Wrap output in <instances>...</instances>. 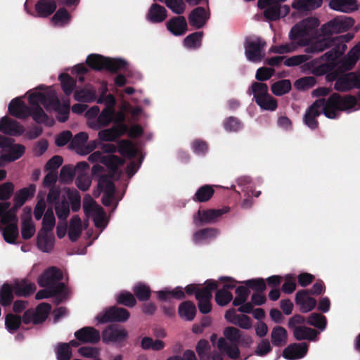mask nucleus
<instances>
[{
	"label": "nucleus",
	"mask_w": 360,
	"mask_h": 360,
	"mask_svg": "<svg viewBox=\"0 0 360 360\" xmlns=\"http://www.w3.org/2000/svg\"><path fill=\"white\" fill-rule=\"evenodd\" d=\"M229 211V207H224L221 209L198 210L193 217V223L196 226H201L203 224L213 223L224 214Z\"/></svg>",
	"instance_id": "obj_17"
},
{
	"label": "nucleus",
	"mask_w": 360,
	"mask_h": 360,
	"mask_svg": "<svg viewBox=\"0 0 360 360\" xmlns=\"http://www.w3.org/2000/svg\"><path fill=\"white\" fill-rule=\"evenodd\" d=\"M353 38L354 34L348 33L330 39V44L332 43L334 47L321 57L327 63V68L333 65L336 59L345 53L347 49L346 43Z\"/></svg>",
	"instance_id": "obj_9"
},
{
	"label": "nucleus",
	"mask_w": 360,
	"mask_h": 360,
	"mask_svg": "<svg viewBox=\"0 0 360 360\" xmlns=\"http://www.w3.org/2000/svg\"><path fill=\"white\" fill-rule=\"evenodd\" d=\"M55 209L59 219L65 220L70 214V205L66 199L57 202Z\"/></svg>",
	"instance_id": "obj_59"
},
{
	"label": "nucleus",
	"mask_w": 360,
	"mask_h": 360,
	"mask_svg": "<svg viewBox=\"0 0 360 360\" xmlns=\"http://www.w3.org/2000/svg\"><path fill=\"white\" fill-rule=\"evenodd\" d=\"M248 92L253 94L257 103L259 99H262L264 97L266 98V96L269 94L268 86L261 82H253Z\"/></svg>",
	"instance_id": "obj_47"
},
{
	"label": "nucleus",
	"mask_w": 360,
	"mask_h": 360,
	"mask_svg": "<svg viewBox=\"0 0 360 360\" xmlns=\"http://www.w3.org/2000/svg\"><path fill=\"white\" fill-rule=\"evenodd\" d=\"M354 20L351 17L338 16L323 24L320 29L323 38H328L333 34L347 31L354 25Z\"/></svg>",
	"instance_id": "obj_8"
},
{
	"label": "nucleus",
	"mask_w": 360,
	"mask_h": 360,
	"mask_svg": "<svg viewBox=\"0 0 360 360\" xmlns=\"http://www.w3.org/2000/svg\"><path fill=\"white\" fill-rule=\"evenodd\" d=\"M127 131L128 127L125 124H118L111 128L101 130L98 136L102 141H114Z\"/></svg>",
	"instance_id": "obj_20"
},
{
	"label": "nucleus",
	"mask_w": 360,
	"mask_h": 360,
	"mask_svg": "<svg viewBox=\"0 0 360 360\" xmlns=\"http://www.w3.org/2000/svg\"><path fill=\"white\" fill-rule=\"evenodd\" d=\"M307 322L308 324L319 328L321 331L326 329L327 325L326 316L318 313L311 314L307 318Z\"/></svg>",
	"instance_id": "obj_49"
},
{
	"label": "nucleus",
	"mask_w": 360,
	"mask_h": 360,
	"mask_svg": "<svg viewBox=\"0 0 360 360\" xmlns=\"http://www.w3.org/2000/svg\"><path fill=\"white\" fill-rule=\"evenodd\" d=\"M118 150L122 155L129 158L134 157L137 153L134 145L127 140H122L118 142Z\"/></svg>",
	"instance_id": "obj_52"
},
{
	"label": "nucleus",
	"mask_w": 360,
	"mask_h": 360,
	"mask_svg": "<svg viewBox=\"0 0 360 360\" xmlns=\"http://www.w3.org/2000/svg\"><path fill=\"white\" fill-rule=\"evenodd\" d=\"M75 98L81 102H92L96 99V91L91 87L77 90L75 93Z\"/></svg>",
	"instance_id": "obj_46"
},
{
	"label": "nucleus",
	"mask_w": 360,
	"mask_h": 360,
	"mask_svg": "<svg viewBox=\"0 0 360 360\" xmlns=\"http://www.w3.org/2000/svg\"><path fill=\"white\" fill-rule=\"evenodd\" d=\"M202 37V32L192 33L184 39V44L190 49H198L201 46Z\"/></svg>",
	"instance_id": "obj_50"
},
{
	"label": "nucleus",
	"mask_w": 360,
	"mask_h": 360,
	"mask_svg": "<svg viewBox=\"0 0 360 360\" xmlns=\"http://www.w3.org/2000/svg\"><path fill=\"white\" fill-rule=\"evenodd\" d=\"M70 16L65 9H59L51 19V22L55 26H63L68 23Z\"/></svg>",
	"instance_id": "obj_56"
},
{
	"label": "nucleus",
	"mask_w": 360,
	"mask_h": 360,
	"mask_svg": "<svg viewBox=\"0 0 360 360\" xmlns=\"http://www.w3.org/2000/svg\"><path fill=\"white\" fill-rule=\"evenodd\" d=\"M309 345L305 342L293 343L288 345L283 352L285 359L295 360L303 358L307 353Z\"/></svg>",
	"instance_id": "obj_21"
},
{
	"label": "nucleus",
	"mask_w": 360,
	"mask_h": 360,
	"mask_svg": "<svg viewBox=\"0 0 360 360\" xmlns=\"http://www.w3.org/2000/svg\"><path fill=\"white\" fill-rule=\"evenodd\" d=\"M56 224V219L52 209H48L44 214L42 222V228L40 231L52 233Z\"/></svg>",
	"instance_id": "obj_54"
},
{
	"label": "nucleus",
	"mask_w": 360,
	"mask_h": 360,
	"mask_svg": "<svg viewBox=\"0 0 360 360\" xmlns=\"http://www.w3.org/2000/svg\"><path fill=\"white\" fill-rule=\"evenodd\" d=\"M83 209L88 217H92L97 228L105 229L108 224V220L103 209L97 205L89 195H86L83 200Z\"/></svg>",
	"instance_id": "obj_10"
},
{
	"label": "nucleus",
	"mask_w": 360,
	"mask_h": 360,
	"mask_svg": "<svg viewBox=\"0 0 360 360\" xmlns=\"http://www.w3.org/2000/svg\"><path fill=\"white\" fill-rule=\"evenodd\" d=\"M61 279V271L55 267H51L39 277L38 283L41 287H48L53 289L58 284H63L59 282Z\"/></svg>",
	"instance_id": "obj_18"
},
{
	"label": "nucleus",
	"mask_w": 360,
	"mask_h": 360,
	"mask_svg": "<svg viewBox=\"0 0 360 360\" xmlns=\"http://www.w3.org/2000/svg\"><path fill=\"white\" fill-rule=\"evenodd\" d=\"M61 82L62 89L66 95L72 94V90L76 86L75 80L71 78L68 75L61 74L59 76Z\"/></svg>",
	"instance_id": "obj_57"
},
{
	"label": "nucleus",
	"mask_w": 360,
	"mask_h": 360,
	"mask_svg": "<svg viewBox=\"0 0 360 360\" xmlns=\"http://www.w3.org/2000/svg\"><path fill=\"white\" fill-rule=\"evenodd\" d=\"M195 306L189 301L182 302L179 307V316L186 321H192L195 318Z\"/></svg>",
	"instance_id": "obj_44"
},
{
	"label": "nucleus",
	"mask_w": 360,
	"mask_h": 360,
	"mask_svg": "<svg viewBox=\"0 0 360 360\" xmlns=\"http://www.w3.org/2000/svg\"><path fill=\"white\" fill-rule=\"evenodd\" d=\"M287 0H259L258 7L264 9V17L269 20H276L288 15L290 12L288 5L281 6L280 4Z\"/></svg>",
	"instance_id": "obj_7"
},
{
	"label": "nucleus",
	"mask_w": 360,
	"mask_h": 360,
	"mask_svg": "<svg viewBox=\"0 0 360 360\" xmlns=\"http://www.w3.org/2000/svg\"><path fill=\"white\" fill-rule=\"evenodd\" d=\"M265 42L259 37L248 38L245 45V56L253 63L261 61L264 56Z\"/></svg>",
	"instance_id": "obj_12"
},
{
	"label": "nucleus",
	"mask_w": 360,
	"mask_h": 360,
	"mask_svg": "<svg viewBox=\"0 0 360 360\" xmlns=\"http://www.w3.org/2000/svg\"><path fill=\"white\" fill-rule=\"evenodd\" d=\"M66 294V287L64 284H58L55 288H50L46 287V289L39 290L37 292L35 298L37 300H41L48 298L55 295H65Z\"/></svg>",
	"instance_id": "obj_43"
},
{
	"label": "nucleus",
	"mask_w": 360,
	"mask_h": 360,
	"mask_svg": "<svg viewBox=\"0 0 360 360\" xmlns=\"http://www.w3.org/2000/svg\"><path fill=\"white\" fill-rule=\"evenodd\" d=\"M250 290L245 286H239L236 290V296L233 300V304L234 306H239L245 303L250 295Z\"/></svg>",
	"instance_id": "obj_58"
},
{
	"label": "nucleus",
	"mask_w": 360,
	"mask_h": 360,
	"mask_svg": "<svg viewBox=\"0 0 360 360\" xmlns=\"http://www.w3.org/2000/svg\"><path fill=\"white\" fill-rule=\"evenodd\" d=\"M360 58V41L356 44L347 54L342 60L347 70H351Z\"/></svg>",
	"instance_id": "obj_41"
},
{
	"label": "nucleus",
	"mask_w": 360,
	"mask_h": 360,
	"mask_svg": "<svg viewBox=\"0 0 360 360\" xmlns=\"http://www.w3.org/2000/svg\"><path fill=\"white\" fill-rule=\"evenodd\" d=\"M214 192V189L211 186H203L196 191L194 200L199 202H206L211 198Z\"/></svg>",
	"instance_id": "obj_55"
},
{
	"label": "nucleus",
	"mask_w": 360,
	"mask_h": 360,
	"mask_svg": "<svg viewBox=\"0 0 360 360\" xmlns=\"http://www.w3.org/2000/svg\"><path fill=\"white\" fill-rule=\"evenodd\" d=\"M32 210L30 207L23 209L22 217L21 234L22 237L27 240L32 238L35 233V227L31 217Z\"/></svg>",
	"instance_id": "obj_24"
},
{
	"label": "nucleus",
	"mask_w": 360,
	"mask_h": 360,
	"mask_svg": "<svg viewBox=\"0 0 360 360\" xmlns=\"http://www.w3.org/2000/svg\"><path fill=\"white\" fill-rule=\"evenodd\" d=\"M40 104H41L40 101H39L38 104H30L32 106L30 115H32L33 120L37 123H43L48 126H52L54 123V120L48 117L44 110L39 106Z\"/></svg>",
	"instance_id": "obj_36"
},
{
	"label": "nucleus",
	"mask_w": 360,
	"mask_h": 360,
	"mask_svg": "<svg viewBox=\"0 0 360 360\" xmlns=\"http://www.w3.org/2000/svg\"><path fill=\"white\" fill-rule=\"evenodd\" d=\"M127 335V333L124 328L116 326H110L103 332V340L105 342H120L125 339Z\"/></svg>",
	"instance_id": "obj_29"
},
{
	"label": "nucleus",
	"mask_w": 360,
	"mask_h": 360,
	"mask_svg": "<svg viewBox=\"0 0 360 360\" xmlns=\"http://www.w3.org/2000/svg\"><path fill=\"white\" fill-rule=\"evenodd\" d=\"M217 348L226 353L229 358L235 359L239 356L240 350L236 343L230 345L224 338H220L217 342Z\"/></svg>",
	"instance_id": "obj_37"
},
{
	"label": "nucleus",
	"mask_w": 360,
	"mask_h": 360,
	"mask_svg": "<svg viewBox=\"0 0 360 360\" xmlns=\"http://www.w3.org/2000/svg\"><path fill=\"white\" fill-rule=\"evenodd\" d=\"M24 127L8 117L0 119V131L6 135L18 136L23 134Z\"/></svg>",
	"instance_id": "obj_19"
},
{
	"label": "nucleus",
	"mask_w": 360,
	"mask_h": 360,
	"mask_svg": "<svg viewBox=\"0 0 360 360\" xmlns=\"http://www.w3.org/2000/svg\"><path fill=\"white\" fill-rule=\"evenodd\" d=\"M116 300L119 304L130 307H134L136 302L135 297L129 292H120L116 296Z\"/></svg>",
	"instance_id": "obj_64"
},
{
	"label": "nucleus",
	"mask_w": 360,
	"mask_h": 360,
	"mask_svg": "<svg viewBox=\"0 0 360 360\" xmlns=\"http://www.w3.org/2000/svg\"><path fill=\"white\" fill-rule=\"evenodd\" d=\"M224 316L229 322L241 328L248 330L252 328V321L250 317L244 314H237L234 309L228 310Z\"/></svg>",
	"instance_id": "obj_25"
},
{
	"label": "nucleus",
	"mask_w": 360,
	"mask_h": 360,
	"mask_svg": "<svg viewBox=\"0 0 360 360\" xmlns=\"http://www.w3.org/2000/svg\"><path fill=\"white\" fill-rule=\"evenodd\" d=\"M89 161L93 163L101 162L109 169L112 175L115 174L116 169L123 164V160L112 154L104 155L101 151H96L91 153L89 158Z\"/></svg>",
	"instance_id": "obj_14"
},
{
	"label": "nucleus",
	"mask_w": 360,
	"mask_h": 360,
	"mask_svg": "<svg viewBox=\"0 0 360 360\" xmlns=\"http://www.w3.org/2000/svg\"><path fill=\"white\" fill-rule=\"evenodd\" d=\"M88 65L95 69L105 68L110 71H117L124 68L126 62L121 59L104 58L98 54H91L86 58Z\"/></svg>",
	"instance_id": "obj_11"
},
{
	"label": "nucleus",
	"mask_w": 360,
	"mask_h": 360,
	"mask_svg": "<svg viewBox=\"0 0 360 360\" xmlns=\"http://www.w3.org/2000/svg\"><path fill=\"white\" fill-rule=\"evenodd\" d=\"M329 7L339 12L352 13L359 8V5L356 0H330Z\"/></svg>",
	"instance_id": "obj_31"
},
{
	"label": "nucleus",
	"mask_w": 360,
	"mask_h": 360,
	"mask_svg": "<svg viewBox=\"0 0 360 360\" xmlns=\"http://www.w3.org/2000/svg\"><path fill=\"white\" fill-rule=\"evenodd\" d=\"M0 167L20 159L25 152V147L15 143L14 140L0 135Z\"/></svg>",
	"instance_id": "obj_6"
},
{
	"label": "nucleus",
	"mask_w": 360,
	"mask_h": 360,
	"mask_svg": "<svg viewBox=\"0 0 360 360\" xmlns=\"http://www.w3.org/2000/svg\"><path fill=\"white\" fill-rule=\"evenodd\" d=\"M217 288L215 281H207L205 286L200 291L196 292V299L198 301L199 310L202 314H208L212 309L210 303L212 292Z\"/></svg>",
	"instance_id": "obj_13"
},
{
	"label": "nucleus",
	"mask_w": 360,
	"mask_h": 360,
	"mask_svg": "<svg viewBox=\"0 0 360 360\" xmlns=\"http://www.w3.org/2000/svg\"><path fill=\"white\" fill-rule=\"evenodd\" d=\"M295 302L303 313L311 311L316 305V300L309 296L307 290L298 291L296 294Z\"/></svg>",
	"instance_id": "obj_26"
},
{
	"label": "nucleus",
	"mask_w": 360,
	"mask_h": 360,
	"mask_svg": "<svg viewBox=\"0 0 360 360\" xmlns=\"http://www.w3.org/2000/svg\"><path fill=\"white\" fill-rule=\"evenodd\" d=\"M136 297L141 301H146L149 299L150 290L149 287L143 283H137L133 288Z\"/></svg>",
	"instance_id": "obj_60"
},
{
	"label": "nucleus",
	"mask_w": 360,
	"mask_h": 360,
	"mask_svg": "<svg viewBox=\"0 0 360 360\" xmlns=\"http://www.w3.org/2000/svg\"><path fill=\"white\" fill-rule=\"evenodd\" d=\"M115 109L105 108L95 121L89 122V128L98 130L102 127L108 126L113 120Z\"/></svg>",
	"instance_id": "obj_27"
},
{
	"label": "nucleus",
	"mask_w": 360,
	"mask_h": 360,
	"mask_svg": "<svg viewBox=\"0 0 360 360\" xmlns=\"http://www.w3.org/2000/svg\"><path fill=\"white\" fill-rule=\"evenodd\" d=\"M36 290L34 283L27 281H16L13 286V291L18 296H27Z\"/></svg>",
	"instance_id": "obj_39"
},
{
	"label": "nucleus",
	"mask_w": 360,
	"mask_h": 360,
	"mask_svg": "<svg viewBox=\"0 0 360 360\" xmlns=\"http://www.w3.org/2000/svg\"><path fill=\"white\" fill-rule=\"evenodd\" d=\"M210 18L209 10L202 7L193 9L188 16V21L191 26L200 29L202 27Z\"/></svg>",
	"instance_id": "obj_22"
},
{
	"label": "nucleus",
	"mask_w": 360,
	"mask_h": 360,
	"mask_svg": "<svg viewBox=\"0 0 360 360\" xmlns=\"http://www.w3.org/2000/svg\"><path fill=\"white\" fill-rule=\"evenodd\" d=\"M104 167L99 164H95L91 169V174L93 176H99L97 190L94 191V195L98 196L101 192L103 193L102 198V202L105 206L113 205L116 207L117 202L115 199V186L112 181V179H117L120 172L118 171V168L115 171V174L113 176L111 173H109L110 176L108 175H103Z\"/></svg>",
	"instance_id": "obj_5"
},
{
	"label": "nucleus",
	"mask_w": 360,
	"mask_h": 360,
	"mask_svg": "<svg viewBox=\"0 0 360 360\" xmlns=\"http://www.w3.org/2000/svg\"><path fill=\"white\" fill-rule=\"evenodd\" d=\"M41 103L47 110H54L57 112V119L60 122L68 120L70 113V104L68 103L61 104L54 89L51 87L44 89L39 86L32 90L29 96V102L31 105Z\"/></svg>",
	"instance_id": "obj_4"
},
{
	"label": "nucleus",
	"mask_w": 360,
	"mask_h": 360,
	"mask_svg": "<svg viewBox=\"0 0 360 360\" xmlns=\"http://www.w3.org/2000/svg\"><path fill=\"white\" fill-rule=\"evenodd\" d=\"M75 338L83 343L95 344L100 340L98 330L93 327H84L75 333Z\"/></svg>",
	"instance_id": "obj_23"
},
{
	"label": "nucleus",
	"mask_w": 360,
	"mask_h": 360,
	"mask_svg": "<svg viewBox=\"0 0 360 360\" xmlns=\"http://www.w3.org/2000/svg\"><path fill=\"white\" fill-rule=\"evenodd\" d=\"M56 8L54 0H40L35 6L37 15L39 17H47L52 14Z\"/></svg>",
	"instance_id": "obj_38"
},
{
	"label": "nucleus",
	"mask_w": 360,
	"mask_h": 360,
	"mask_svg": "<svg viewBox=\"0 0 360 360\" xmlns=\"http://www.w3.org/2000/svg\"><path fill=\"white\" fill-rule=\"evenodd\" d=\"M36 186L30 184L20 190L14 198V207L9 209V202H0V231L5 241L13 244L18 236V219L16 211L25 201L34 195Z\"/></svg>",
	"instance_id": "obj_3"
},
{
	"label": "nucleus",
	"mask_w": 360,
	"mask_h": 360,
	"mask_svg": "<svg viewBox=\"0 0 360 360\" xmlns=\"http://www.w3.org/2000/svg\"><path fill=\"white\" fill-rule=\"evenodd\" d=\"M167 30L175 36H181L187 31V22L184 16L174 17L167 22Z\"/></svg>",
	"instance_id": "obj_32"
},
{
	"label": "nucleus",
	"mask_w": 360,
	"mask_h": 360,
	"mask_svg": "<svg viewBox=\"0 0 360 360\" xmlns=\"http://www.w3.org/2000/svg\"><path fill=\"white\" fill-rule=\"evenodd\" d=\"M167 10L162 6L153 4L150 7L146 18L154 23L161 22L167 18Z\"/></svg>",
	"instance_id": "obj_35"
},
{
	"label": "nucleus",
	"mask_w": 360,
	"mask_h": 360,
	"mask_svg": "<svg viewBox=\"0 0 360 360\" xmlns=\"http://www.w3.org/2000/svg\"><path fill=\"white\" fill-rule=\"evenodd\" d=\"M298 47L300 46L295 41H291L290 42L285 43L284 44L272 46L269 51L271 53L283 54L293 52L296 51Z\"/></svg>",
	"instance_id": "obj_53"
},
{
	"label": "nucleus",
	"mask_w": 360,
	"mask_h": 360,
	"mask_svg": "<svg viewBox=\"0 0 360 360\" xmlns=\"http://www.w3.org/2000/svg\"><path fill=\"white\" fill-rule=\"evenodd\" d=\"M13 292L12 288L9 285H4L0 290V303L3 306H7L11 304L13 300Z\"/></svg>",
	"instance_id": "obj_61"
},
{
	"label": "nucleus",
	"mask_w": 360,
	"mask_h": 360,
	"mask_svg": "<svg viewBox=\"0 0 360 360\" xmlns=\"http://www.w3.org/2000/svg\"><path fill=\"white\" fill-rule=\"evenodd\" d=\"M51 307L49 304L41 303L35 310H27L23 315L22 321L25 323L38 324L43 322L48 316Z\"/></svg>",
	"instance_id": "obj_15"
},
{
	"label": "nucleus",
	"mask_w": 360,
	"mask_h": 360,
	"mask_svg": "<svg viewBox=\"0 0 360 360\" xmlns=\"http://www.w3.org/2000/svg\"><path fill=\"white\" fill-rule=\"evenodd\" d=\"M129 317V311L120 307H111L103 313L98 314L96 319L98 323H103L110 321L123 322Z\"/></svg>",
	"instance_id": "obj_16"
},
{
	"label": "nucleus",
	"mask_w": 360,
	"mask_h": 360,
	"mask_svg": "<svg viewBox=\"0 0 360 360\" xmlns=\"http://www.w3.org/2000/svg\"><path fill=\"white\" fill-rule=\"evenodd\" d=\"M88 224L86 221L82 222L78 215H74L70 221L68 228V237L71 241L77 240L82 231L86 229Z\"/></svg>",
	"instance_id": "obj_30"
},
{
	"label": "nucleus",
	"mask_w": 360,
	"mask_h": 360,
	"mask_svg": "<svg viewBox=\"0 0 360 360\" xmlns=\"http://www.w3.org/2000/svg\"><path fill=\"white\" fill-rule=\"evenodd\" d=\"M218 234L219 231L216 229H204L194 233L193 241L195 243H200L216 237Z\"/></svg>",
	"instance_id": "obj_45"
},
{
	"label": "nucleus",
	"mask_w": 360,
	"mask_h": 360,
	"mask_svg": "<svg viewBox=\"0 0 360 360\" xmlns=\"http://www.w3.org/2000/svg\"><path fill=\"white\" fill-rule=\"evenodd\" d=\"M9 113L19 119H25L30 115V109L20 98H16L8 105Z\"/></svg>",
	"instance_id": "obj_28"
},
{
	"label": "nucleus",
	"mask_w": 360,
	"mask_h": 360,
	"mask_svg": "<svg viewBox=\"0 0 360 360\" xmlns=\"http://www.w3.org/2000/svg\"><path fill=\"white\" fill-rule=\"evenodd\" d=\"M320 20L310 16L295 24L290 29L288 37L295 41L300 47H306L307 53H317L330 46V39L318 37V27Z\"/></svg>",
	"instance_id": "obj_2"
},
{
	"label": "nucleus",
	"mask_w": 360,
	"mask_h": 360,
	"mask_svg": "<svg viewBox=\"0 0 360 360\" xmlns=\"http://www.w3.org/2000/svg\"><path fill=\"white\" fill-rule=\"evenodd\" d=\"M319 333L314 329L308 328L306 326H300L294 329L293 335L296 340H308L314 341L316 340V337Z\"/></svg>",
	"instance_id": "obj_40"
},
{
	"label": "nucleus",
	"mask_w": 360,
	"mask_h": 360,
	"mask_svg": "<svg viewBox=\"0 0 360 360\" xmlns=\"http://www.w3.org/2000/svg\"><path fill=\"white\" fill-rule=\"evenodd\" d=\"M356 98L353 96H340L337 93L329 98L316 100L307 110L304 117V124L314 129L318 127L316 118L321 113L329 119L338 117L341 111L356 110Z\"/></svg>",
	"instance_id": "obj_1"
},
{
	"label": "nucleus",
	"mask_w": 360,
	"mask_h": 360,
	"mask_svg": "<svg viewBox=\"0 0 360 360\" xmlns=\"http://www.w3.org/2000/svg\"><path fill=\"white\" fill-rule=\"evenodd\" d=\"M55 238L53 233L39 231L37 235V245L38 248L44 252H51L54 247Z\"/></svg>",
	"instance_id": "obj_33"
},
{
	"label": "nucleus",
	"mask_w": 360,
	"mask_h": 360,
	"mask_svg": "<svg viewBox=\"0 0 360 360\" xmlns=\"http://www.w3.org/2000/svg\"><path fill=\"white\" fill-rule=\"evenodd\" d=\"M287 331L281 326H276L271 333V342L274 346L281 347L287 342Z\"/></svg>",
	"instance_id": "obj_42"
},
{
	"label": "nucleus",
	"mask_w": 360,
	"mask_h": 360,
	"mask_svg": "<svg viewBox=\"0 0 360 360\" xmlns=\"http://www.w3.org/2000/svg\"><path fill=\"white\" fill-rule=\"evenodd\" d=\"M158 297L161 301H166L171 297L181 300L184 297V292L181 287H176L172 290L165 289L157 292Z\"/></svg>",
	"instance_id": "obj_48"
},
{
	"label": "nucleus",
	"mask_w": 360,
	"mask_h": 360,
	"mask_svg": "<svg viewBox=\"0 0 360 360\" xmlns=\"http://www.w3.org/2000/svg\"><path fill=\"white\" fill-rule=\"evenodd\" d=\"M257 104L262 109L265 110L274 111L277 108V101L271 96L268 94L266 98L264 97L262 99L257 101Z\"/></svg>",
	"instance_id": "obj_63"
},
{
	"label": "nucleus",
	"mask_w": 360,
	"mask_h": 360,
	"mask_svg": "<svg viewBox=\"0 0 360 360\" xmlns=\"http://www.w3.org/2000/svg\"><path fill=\"white\" fill-rule=\"evenodd\" d=\"M291 89V83L288 79L278 81L271 85V91L276 96H282Z\"/></svg>",
	"instance_id": "obj_51"
},
{
	"label": "nucleus",
	"mask_w": 360,
	"mask_h": 360,
	"mask_svg": "<svg viewBox=\"0 0 360 360\" xmlns=\"http://www.w3.org/2000/svg\"><path fill=\"white\" fill-rule=\"evenodd\" d=\"M58 360H70L72 356L70 344L60 343L56 348Z\"/></svg>",
	"instance_id": "obj_62"
},
{
	"label": "nucleus",
	"mask_w": 360,
	"mask_h": 360,
	"mask_svg": "<svg viewBox=\"0 0 360 360\" xmlns=\"http://www.w3.org/2000/svg\"><path fill=\"white\" fill-rule=\"evenodd\" d=\"M322 0H293L291 7L300 12H309L321 6Z\"/></svg>",
	"instance_id": "obj_34"
}]
</instances>
